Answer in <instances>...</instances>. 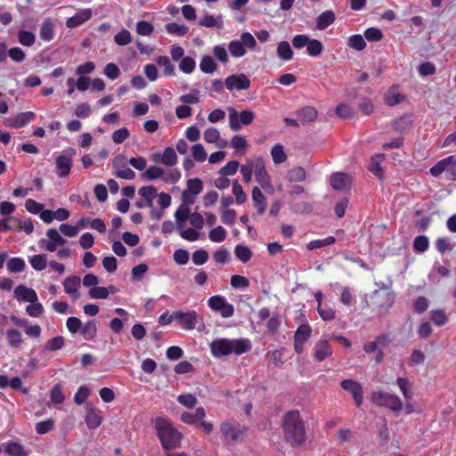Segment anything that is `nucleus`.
I'll return each instance as SVG.
<instances>
[{"label":"nucleus","instance_id":"nucleus-61","mask_svg":"<svg viewBox=\"0 0 456 456\" xmlns=\"http://www.w3.org/2000/svg\"><path fill=\"white\" fill-rule=\"evenodd\" d=\"M232 193L238 204H242L247 200V195L243 191L242 186L238 183V181H234L232 183Z\"/></svg>","mask_w":456,"mask_h":456},{"label":"nucleus","instance_id":"nucleus-58","mask_svg":"<svg viewBox=\"0 0 456 456\" xmlns=\"http://www.w3.org/2000/svg\"><path fill=\"white\" fill-rule=\"evenodd\" d=\"M161 178L167 183H175L181 178V172L176 168H173L167 171L164 170V175H162Z\"/></svg>","mask_w":456,"mask_h":456},{"label":"nucleus","instance_id":"nucleus-5","mask_svg":"<svg viewBox=\"0 0 456 456\" xmlns=\"http://www.w3.org/2000/svg\"><path fill=\"white\" fill-rule=\"evenodd\" d=\"M371 401L376 405L389 408L393 411H400L403 409L401 399L389 393L375 391L371 395Z\"/></svg>","mask_w":456,"mask_h":456},{"label":"nucleus","instance_id":"nucleus-53","mask_svg":"<svg viewBox=\"0 0 456 456\" xmlns=\"http://www.w3.org/2000/svg\"><path fill=\"white\" fill-rule=\"evenodd\" d=\"M429 246L428 239L424 235L417 236L413 241V248L416 252L423 253Z\"/></svg>","mask_w":456,"mask_h":456},{"label":"nucleus","instance_id":"nucleus-38","mask_svg":"<svg viewBox=\"0 0 456 456\" xmlns=\"http://www.w3.org/2000/svg\"><path fill=\"white\" fill-rule=\"evenodd\" d=\"M228 50L231 53L232 56L235 58H240L245 55L246 49L243 46V43L239 40H232L228 45Z\"/></svg>","mask_w":456,"mask_h":456},{"label":"nucleus","instance_id":"nucleus-26","mask_svg":"<svg viewBox=\"0 0 456 456\" xmlns=\"http://www.w3.org/2000/svg\"><path fill=\"white\" fill-rule=\"evenodd\" d=\"M156 63L163 69V74L167 77H173L175 74V67L170 59L166 55H160L156 58Z\"/></svg>","mask_w":456,"mask_h":456},{"label":"nucleus","instance_id":"nucleus-24","mask_svg":"<svg viewBox=\"0 0 456 456\" xmlns=\"http://www.w3.org/2000/svg\"><path fill=\"white\" fill-rule=\"evenodd\" d=\"M39 37L43 41L45 42H50L53 39L54 27L50 18H46L44 20L40 27Z\"/></svg>","mask_w":456,"mask_h":456},{"label":"nucleus","instance_id":"nucleus-64","mask_svg":"<svg viewBox=\"0 0 456 456\" xmlns=\"http://www.w3.org/2000/svg\"><path fill=\"white\" fill-rule=\"evenodd\" d=\"M336 113L339 118H350L354 115L353 108L345 103H340L338 105Z\"/></svg>","mask_w":456,"mask_h":456},{"label":"nucleus","instance_id":"nucleus-23","mask_svg":"<svg viewBox=\"0 0 456 456\" xmlns=\"http://www.w3.org/2000/svg\"><path fill=\"white\" fill-rule=\"evenodd\" d=\"M36 118V114L32 111H25L19 113L16 117L10 120L11 126L20 128L25 126Z\"/></svg>","mask_w":456,"mask_h":456},{"label":"nucleus","instance_id":"nucleus-44","mask_svg":"<svg viewBox=\"0 0 456 456\" xmlns=\"http://www.w3.org/2000/svg\"><path fill=\"white\" fill-rule=\"evenodd\" d=\"M396 383L405 400L408 401L411 399L412 397V390L408 379L403 378H397Z\"/></svg>","mask_w":456,"mask_h":456},{"label":"nucleus","instance_id":"nucleus-8","mask_svg":"<svg viewBox=\"0 0 456 456\" xmlns=\"http://www.w3.org/2000/svg\"><path fill=\"white\" fill-rule=\"evenodd\" d=\"M208 305L212 311L219 313L223 318H230L234 314L233 305L228 303L224 296L216 295L209 297Z\"/></svg>","mask_w":456,"mask_h":456},{"label":"nucleus","instance_id":"nucleus-63","mask_svg":"<svg viewBox=\"0 0 456 456\" xmlns=\"http://www.w3.org/2000/svg\"><path fill=\"white\" fill-rule=\"evenodd\" d=\"M348 45L357 51L364 49L366 43L361 35H353L349 37Z\"/></svg>","mask_w":456,"mask_h":456},{"label":"nucleus","instance_id":"nucleus-59","mask_svg":"<svg viewBox=\"0 0 456 456\" xmlns=\"http://www.w3.org/2000/svg\"><path fill=\"white\" fill-rule=\"evenodd\" d=\"M255 170L254 160L248 159L246 165L240 167V174L246 183H249L252 177V172Z\"/></svg>","mask_w":456,"mask_h":456},{"label":"nucleus","instance_id":"nucleus-11","mask_svg":"<svg viewBox=\"0 0 456 456\" xmlns=\"http://www.w3.org/2000/svg\"><path fill=\"white\" fill-rule=\"evenodd\" d=\"M312 328L308 324L300 325L294 335V349L297 354L304 350V345L311 337Z\"/></svg>","mask_w":456,"mask_h":456},{"label":"nucleus","instance_id":"nucleus-50","mask_svg":"<svg viewBox=\"0 0 456 456\" xmlns=\"http://www.w3.org/2000/svg\"><path fill=\"white\" fill-rule=\"evenodd\" d=\"M19 43L24 46H32L36 42V37L32 32L20 30L18 34Z\"/></svg>","mask_w":456,"mask_h":456},{"label":"nucleus","instance_id":"nucleus-46","mask_svg":"<svg viewBox=\"0 0 456 456\" xmlns=\"http://www.w3.org/2000/svg\"><path fill=\"white\" fill-rule=\"evenodd\" d=\"M114 42L120 46L129 45L132 42L131 33L126 28L121 29L114 36Z\"/></svg>","mask_w":456,"mask_h":456},{"label":"nucleus","instance_id":"nucleus-21","mask_svg":"<svg viewBox=\"0 0 456 456\" xmlns=\"http://www.w3.org/2000/svg\"><path fill=\"white\" fill-rule=\"evenodd\" d=\"M252 200L257 214L260 216L264 215L266 209V198L256 186L252 189Z\"/></svg>","mask_w":456,"mask_h":456},{"label":"nucleus","instance_id":"nucleus-4","mask_svg":"<svg viewBox=\"0 0 456 456\" xmlns=\"http://www.w3.org/2000/svg\"><path fill=\"white\" fill-rule=\"evenodd\" d=\"M220 433L224 443L236 444L244 440L248 428L235 419H227L220 424Z\"/></svg>","mask_w":456,"mask_h":456},{"label":"nucleus","instance_id":"nucleus-10","mask_svg":"<svg viewBox=\"0 0 456 456\" xmlns=\"http://www.w3.org/2000/svg\"><path fill=\"white\" fill-rule=\"evenodd\" d=\"M254 166L256 181L261 185L263 189L272 188L271 177L265 169L263 158H256L254 159Z\"/></svg>","mask_w":456,"mask_h":456},{"label":"nucleus","instance_id":"nucleus-22","mask_svg":"<svg viewBox=\"0 0 456 456\" xmlns=\"http://www.w3.org/2000/svg\"><path fill=\"white\" fill-rule=\"evenodd\" d=\"M330 183L335 190H345L349 187L351 181L347 175L344 173H335L330 175Z\"/></svg>","mask_w":456,"mask_h":456},{"label":"nucleus","instance_id":"nucleus-39","mask_svg":"<svg viewBox=\"0 0 456 456\" xmlns=\"http://www.w3.org/2000/svg\"><path fill=\"white\" fill-rule=\"evenodd\" d=\"M227 232L223 226H216L208 232V238L213 242H223L226 238Z\"/></svg>","mask_w":456,"mask_h":456},{"label":"nucleus","instance_id":"nucleus-15","mask_svg":"<svg viewBox=\"0 0 456 456\" xmlns=\"http://www.w3.org/2000/svg\"><path fill=\"white\" fill-rule=\"evenodd\" d=\"M85 421L89 429L99 428L102 422V411L92 404H86Z\"/></svg>","mask_w":456,"mask_h":456},{"label":"nucleus","instance_id":"nucleus-16","mask_svg":"<svg viewBox=\"0 0 456 456\" xmlns=\"http://www.w3.org/2000/svg\"><path fill=\"white\" fill-rule=\"evenodd\" d=\"M64 291L74 300L80 297L79 289L81 287V280L78 276L71 275L67 277L63 281Z\"/></svg>","mask_w":456,"mask_h":456},{"label":"nucleus","instance_id":"nucleus-9","mask_svg":"<svg viewBox=\"0 0 456 456\" xmlns=\"http://www.w3.org/2000/svg\"><path fill=\"white\" fill-rule=\"evenodd\" d=\"M172 318H175L174 321L181 324L184 330H191L196 328L200 315L194 310L175 311L172 313Z\"/></svg>","mask_w":456,"mask_h":456},{"label":"nucleus","instance_id":"nucleus-60","mask_svg":"<svg viewBox=\"0 0 456 456\" xmlns=\"http://www.w3.org/2000/svg\"><path fill=\"white\" fill-rule=\"evenodd\" d=\"M452 248H453V246L449 238L441 237L436 240V248L441 254H444L447 251H451L452 249Z\"/></svg>","mask_w":456,"mask_h":456},{"label":"nucleus","instance_id":"nucleus-45","mask_svg":"<svg viewBox=\"0 0 456 456\" xmlns=\"http://www.w3.org/2000/svg\"><path fill=\"white\" fill-rule=\"evenodd\" d=\"M234 254L242 263L248 262L252 256L251 250L243 245H237L234 248Z\"/></svg>","mask_w":456,"mask_h":456},{"label":"nucleus","instance_id":"nucleus-34","mask_svg":"<svg viewBox=\"0 0 456 456\" xmlns=\"http://www.w3.org/2000/svg\"><path fill=\"white\" fill-rule=\"evenodd\" d=\"M80 332L86 340L93 339L97 333V327L94 321L87 322L84 327H81Z\"/></svg>","mask_w":456,"mask_h":456},{"label":"nucleus","instance_id":"nucleus-40","mask_svg":"<svg viewBox=\"0 0 456 456\" xmlns=\"http://www.w3.org/2000/svg\"><path fill=\"white\" fill-rule=\"evenodd\" d=\"M200 25L206 28H218L223 27L221 17L215 18L212 15H205L200 20Z\"/></svg>","mask_w":456,"mask_h":456},{"label":"nucleus","instance_id":"nucleus-6","mask_svg":"<svg viewBox=\"0 0 456 456\" xmlns=\"http://www.w3.org/2000/svg\"><path fill=\"white\" fill-rule=\"evenodd\" d=\"M229 126L232 131H240L241 126L250 125L255 118V113L249 110L238 112L234 108H229Z\"/></svg>","mask_w":456,"mask_h":456},{"label":"nucleus","instance_id":"nucleus-3","mask_svg":"<svg viewBox=\"0 0 456 456\" xmlns=\"http://www.w3.org/2000/svg\"><path fill=\"white\" fill-rule=\"evenodd\" d=\"M154 427L161 442V445L167 451L177 448L180 445L182 434L178 432L169 421L163 418L154 420Z\"/></svg>","mask_w":456,"mask_h":456},{"label":"nucleus","instance_id":"nucleus-35","mask_svg":"<svg viewBox=\"0 0 456 456\" xmlns=\"http://www.w3.org/2000/svg\"><path fill=\"white\" fill-rule=\"evenodd\" d=\"M166 30L171 35L183 37L187 34L189 28L185 25L178 24L176 22H170L166 25Z\"/></svg>","mask_w":456,"mask_h":456},{"label":"nucleus","instance_id":"nucleus-27","mask_svg":"<svg viewBox=\"0 0 456 456\" xmlns=\"http://www.w3.org/2000/svg\"><path fill=\"white\" fill-rule=\"evenodd\" d=\"M317 110L311 106L304 107L297 111V115L303 123H309L317 118Z\"/></svg>","mask_w":456,"mask_h":456},{"label":"nucleus","instance_id":"nucleus-48","mask_svg":"<svg viewBox=\"0 0 456 456\" xmlns=\"http://www.w3.org/2000/svg\"><path fill=\"white\" fill-rule=\"evenodd\" d=\"M25 261L20 257H12L7 262V268L11 273H20L25 269Z\"/></svg>","mask_w":456,"mask_h":456},{"label":"nucleus","instance_id":"nucleus-19","mask_svg":"<svg viewBox=\"0 0 456 456\" xmlns=\"http://www.w3.org/2000/svg\"><path fill=\"white\" fill-rule=\"evenodd\" d=\"M14 297L19 301L35 303L37 301V295L33 289L19 285L14 289Z\"/></svg>","mask_w":456,"mask_h":456},{"label":"nucleus","instance_id":"nucleus-33","mask_svg":"<svg viewBox=\"0 0 456 456\" xmlns=\"http://www.w3.org/2000/svg\"><path fill=\"white\" fill-rule=\"evenodd\" d=\"M452 159V156H449L440 161H438L434 167H432L429 170L430 174L433 176H438L443 172H448V165H450V161Z\"/></svg>","mask_w":456,"mask_h":456},{"label":"nucleus","instance_id":"nucleus-43","mask_svg":"<svg viewBox=\"0 0 456 456\" xmlns=\"http://www.w3.org/2000/svg\"><path fill=\"white\" fill-rule=\"evenodd\" d=\"M384 154H377L371 159V163L370 166V170L372 174L379 178H382L383 170L379 165V163L384 159Z\"/></svg>","mask_w":456,"mask_h":456},{"label":"nucleus","instance_id":"nucleus-42","mask_svg":"<svg viewBox=\"0 0 456 456\" xmlns=\"http://www.w3.org/2000/svg\"><path fill=\"white\" fill-rule=\"evenodd\" d=\"M322 50V44L319 40L310 38L309 43L306 45V52L310 56L318 57L321 55Z\"/></svg>","mask_w":456,"mask_h":456},{"label":"nucleus","instance_id":"nucleus-31","mask_svg":"<svg viewBox=\"0 0 456 456\" xmlns=\"http://www.w3.org/2000/svg\"><path fill=\"white\" fill-rule=\"evenodd\" d=\"M200 69L203 73L212 74L216 70L217 66L212 57L205 55L201 59Z\"/></svg>","mask_w":456,"mask_h":456},{"label":"nucleus","instance_id":"nucleus-12","mask_svg":"<svg viewBox=\"0 0 456 456\" xmlns=\"http://www.w3.org/2000/svg\"><path fill=\"white\" fill-rule=\"evenodd\" d=\"M341 387L349 392L356 404V406H361L362 403V387L361 384L353 379H345L340 383Z\"/></svg>","mask_w":456,"mask_h":456},{"label":"nucleus","instance_id":"nucleus-62","mask_svg":"<svg viewBox=\"0 0 456 456\" xmlns=\"http://www.w3.org/2000/svg\"><path fill=\"white\" fill-rule=\"evenodd\" d=\"M204 140L208 143H216L220 141V133L219 131L215 127H208L205 130L204 134Z\"/></svg>","mask_w":456,"mask_h":456},{"label":"nucleus","instance_id":"nucleus-17","mask_svg":"<svg viewBox=\"0 0 456 456\" xmlns=\"http://www.w3.org/2000/svg\"><path fill=\"white\" fill-rule=\"evenodd\" d=\"M70 154H62L57 157L56 159V169L57 175L60 177H65L69 175L71 164H72V153L73 150H69Z\"/></svg>","mask_w":456,"mask_h":456},{"label":"nucleus","instance_id":"nucleus-37","mask_svg":"<svg viewBox=\"0 0 456 456\" xmlns=\"http://www.w3.org/2000/svg\"><path fill=\"white\" fill-rule=\"evenodd\" d=\"M29 264L36 271H43L47 265V256L45 254L35 255L29 258Z\"/></svg>","mask_w":456,"mask_h":456},{"label":"nucleus","instance_id":"nucleus-51","mask_svg":"<svg viewBox=\"0 0 456 456\" xmlns=\"http://www.w3.org/2000/svg\"><path fill=\"white\" fill-rule=\"evenodd\" d=\"M273 160L275 164H281L287 159V155L281 144H276L271 151Z\"/></svg>","mask_w":456,"mask_h":456},{"label":"nucleus","instance_id":"nucleus-14","mask_svg":"<svg viewBox=\"0 0 456 456\" xmlns=\"http://www.w3.org/2000/svg\"><path fill=\"white\" fill-rule=\"evenodd\" d=\"M224 84L229 91H241L249 88L250 80L245 74L232 75L225 78Z\"/></svg>","mask_w":456,"mask_h":456},{"label":"nucleus","instance_id":"nucleus-57","mask_svg":"<svg viewBox=\"0 0 456 456\" xmlns=\"http://www.w3.org/2000/svg\"><path fill=\"white\" fill-rule=\"evenodd\" d=\"M89 297L94 299H105L109 297V289L105 287H93L90 289Z\"/></svg>","mask_w":456,"mask_h":456},{"label":"nucleus","instance_id":"nucleus-29","mask_svg":"<svg viewBox=\"0 0 456 456\" xmlns=\"http://www.w3.org/2000/svg\"><path fill=\"white\" fill-rule=\"evenodd\" d=\"M277 55L282 61H290L293 58V51L287 41H281L277 46Z\"/></svg>","mask_w":456,"mask_h":456},{"label":"nucleus","instance_id":"nucleus-18","mask_svg":"<svg viewBox=\"0 0 456 456\" xmlns=\"http://www.w3.org/2000/svg\"><path fill=\"white\" fill-rule=\"evenodd\" d=\"M332 354V347L326 339L318 340L314 347V358L317 362H322Z\"/></svg>","mask_w":456,"mask_h":456},{"label":"nucleus","instance_id":"nucleus-1","mask_svg":"<svg viewBox=\"0 0 456 456\" xmlns=\"http://www.w3.org/2000/svg\"><path fill=\"white\" fill-rule=\"evenodd\" d=\"M282 429L286 441L291 445H300L305 441V421L297 411H289L284 415Z\"/></svg>","mask_w":456,"mask_h":456},{"label":"nucleus","instance_id":"nucleus-2","mask_svg":"<svg viewBox=\"0 0 456 456\" xmlns=\"http://www.w3.org/2000/svg\"><path fill=\"white\" fill-rule=\"evenodd\" d=\"M209 347L211 354L215 357L220 358L232 354L240 355L247 353L251 349V343L248 338L230 339L222 338L214 339Z\"/></svg>","mask_w":456,"mask_h":456},{"label":"nucleus","instance_id":"nucleus-13","mask_svg":"<svg viewBox=\"0 0 456 456\" xmlns=\"http://www.w3.org/2000/svg\"><path fill=\"white\" fill-rule=\"evenodd\" d=\"M151 159L157 164H162L167 167H174L178 160L175 151L172 147H167L162 153L155 152Z\"/></svg>","mask_w":456,"mask_h":456},{"label":"nucleus","instance_id":"nucleus-47","mask_svg":"<svg viewBox=\"0 0 456 456\" xmlns=\"http://www.w3.org/2000/svg\"><path fill=\"white\" fill-rule=\"evenodd\" d=\"M196 68V61L193 58L186 56L183 58L179 62V69L185 73L191 74Z\"/></svg>","mask_w":456,"mask_h":456},{"label":"nucleus","instance_id":"nucleus-28","mask_svg":"<svg viewBox=\"0 0 456 456\" xmlns=\"http://www.w3.org/2000/svg\"><path fill=\"white\" fill-rule=\"evenodd\" d=\"M4 452L11 456H28V452L19 443L12 442L5 444Z\"/></svg>","mask_w":456,"mask_h":456},{"label":"nucleus","instance_id":"nucleus-52","mask_svg":"<svg viewBox=\"0 0 456 456\" xmlns=\"http://www.w3.org/2000/svg\"><path fill=\"white\" fill-rule=\"evenodd\" d=\"M162 175H164V169L158 166L149 167L142 174V176L148 180H156L161 178Z\"/></svg>","mask_w":456,"mask_h":456},{"label":"nucleus","instance_id":"nucleus-20","mask_svg":"<svg viewBox=\"0 0 456 456\" xmlns=\"http://www.w3.org/2000/svg\"><path fill=\"white\" fill-rule=\"evenodd\" d=\"M92 17V10L89 8L83 9L76 12L75 15L69 18L66 26L69 28H77L88 20Z\"/></svg>","mask_w":456,"mask_h":456},{"label":"nucleus","instance_id":"nucleus-56","mask_svg":"<svg viewBox=\"0 0 456 456\" xmlns=\"http://www.w3.org/2000/svg\"><path fill=\"white\" fill-rule=\"evenodd\" d=\"M177 401L186 408L192 409L198 403L197 397L191 394H183L178 395Z\"/></svg>","mask_w":456,"mask_h":456},{"label":"nucleus","instance_id":"nucleus-32","mask_svg":"<svg viewBox=\"0 0 456 456\" xmlns=\"http://www.w3.org/2000/svg\"><path fill=\"white\" fill-rule=\"evenodd\" d=\"M452 159V156H449L440 161H438L434 167H432L429 170L430 174L433 176H438L443 172H448V165H450V161Z\"/></svg>","mask_w":456,"mask_h":456},{"label":"nucleus","instance_id":"nucleus-25","mask_svg":"<svg viewBox=\"0 0 456 456\" xmlns=\"http://www.w3.org/2000/svg\"><path fill=\"white\" fill-rule=\"evenodd\" d=\"M335 13L332 11L322 12L316 20V28L319 30H324L335 21Z\"/></svg>","mask_w":456,"mask_h":456},{"label":"nucleus","instance_id":"nucleus-36","mask_svg":"<svg viewBox=\"0 0 456 456\" xmlns=\"http://www.w3.org/2000/svg\"><path fill=\"white\" fill-rule=\"evenodd\" d=\"M6 338H7L8 344L12 347L17 348V347H20L22 344L21 333L17 330H13V329L8 330L6 331Z\"/></svg>","mask_w":456,"mask_h":456},{"label":"nucleus","instance_id":"nucleus-41","mask_svg":"<svg viewBox=\"0 0 456 456\" xmlns=\"http://www.w3.org/2000/svg\"><path fill=\"white\" fill-rule=\"evenodd\" d=\"M336 242V239L333 236H329L327 238L322 240H314L308 243L307 249L314 250L316 248H321L326 246L332 245Z\"/></svg>","mask_w":456,"mask_h":456},{"label":"nucleus","instance_id":"nucleus-30","mask_svg":"<svg viewBox=\"0 0 456 456\" xmlns=\"http://www.w3.org/2000/svg\"><path fill=\"white\" fill-rule=\"evenodd\" d=\"M231 147L236 150L240 154H244L248 147L247 139L240 134L234 135L231 140Z\"/></svg>","mask_w":456,"mask_h":456},{"label":"nucleus","instance_id":"nucleus-54","mask_svg":"<svg viewBox=\"0 0 456 456\" xmlns=\"http://www.w3.org/2000/svg\"><path fill=\"white\" fill-rule=\"evenodd\" d=\"M191 155L194 160L198 162H204L208 157V154L201 143H197L192 146Z\"/></svg>","mask_w":456,"mask_h":456},{"label":"nucleus","instance_id":"nucleus-7","mask_svg":"<svg viewBox=\"0 0 456 456\" xmlns=\"http://www.w3.org/2000/svg\"><path fill=\"white\" fill-rule=\"evenodd\" d=\"M67 242L60 233L54 228L48 229L46 231V238H43L38 241V247L49 252H54L57 250L59 246H63Z\"/></svg>","mask_w":456,"mask_h":456},{"label":"nucleus","instance_id":"nucleus-55","mask_svg":"<svg viewBox=\"0 0 456 456\" xmlns=\"http://www.w3.org/2000/svg\"><path fill=\"white\" fill-rule=\"evenodd\" d=\"M288 179L290 182H302L305 179V169L301 167H297L288 172Z\"/></svg>","mask_w":456,"mask_h":456},{"label":"nucleus","instance_id":"nucleus-49","mask_svg":"<svg viewBox=\"0 0 456 456\" xmlns=\"http://www.w3.org/2000/svg\"><path fill=\"white\" fill-rule=\"evenodd\" d=\"M135 30L136 33L140 36L149 37L153 32L154 27L151 23L148 21L140 20L136 23Z\"/></svg>","mask_w":456,"mask_h":456}]
</instances>
